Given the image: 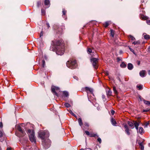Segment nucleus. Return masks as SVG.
<instances>
[{
  "label": "nucleus",
  "mask_w": 150,
  "mask_h": 150,
  "mask_svg": "<svg viewBox=\"0 0 150 150\" xmlns=\"http://www.w3.org/2000/svg\"><path fill=\"white\" fill-rule=\"evenodd\" d=\"M52 45L50 48L51 50L55 51L58 55H62L64 54V47L62 40H57L55 42L52 41Z\"/></svg>",
  "instance_id": "nucleus-1"
},
{
  "label": "nucleus",
  "mask_w": 150,
  "mask_h": 150,
  "mask_svg": "<svg viewBox=\"0 0 150 150\" xmlns=\"http://www.w3.org/2000/svg\"><path fill=\"white\" fill-rule=\"evenodd\" d=\"M38 135L42 141H43L48 139L49 134L48 131L45 130L39 132L38 133Z\"/></svg>",
  "instance_id": "nucleus-2"
},
{
  "label": "nucleus",
  "mask_w": 150,
  "mask_h": 150,
  "mask_svg": "<svg viewBox=\"0 0 150 150\" xmlns=\"http://www.w3.org/2000/svg\"><path fill=\"white\" fill-rule=\"evenodd\" d=\"M67 66L70 69H74L77 66V64L75 60H69L67 63Z\"/></svg>",
  "instance_id": "nucleus-3"
},
{
  "label": "nucleus",
  "mask_w": 150,
  "mask_h": 150,
  "mask_svg": "<svg viewBox=\"0 0 150 150\" xmlns=\"http://www.w3.org/2000/svg\"><path fill=\"white\" fill-rule=\"evenodd\" d=\"M42 144L43 147L45 149L49 148L51 145V141L49 139L42 141Z\"/></svg>",
  "instance_id": "nucleus-4"
},
{
  "label": "nucleus",
  "mask_w": 150,
  "mask_h": 150,
  "mask_svg": "<svg viewBox=\"0 0 150 150\" xmlns=\"http://www.w3.org/2000/svg\"><path fill=\"white\" fill-rule=\"evenodd\" d=\"M17 129L21 132L20 134L16 133V135L19 137H23L25 134V132L23 129H22L20 126L18 125L17 127Z\"/></svg>",
  "instance_id": "nucleus-5"
},
{
  "label": "nucleus",
  "mask_w": 150,
  "mask_h": 150,
  "mask_svg": "<svg viewBox=\"0 0 150 150\" xmlns=\"http://www.w3.org/2000/svg\"><path fill=\"white\" fill-rule=\"evenodd\" d=\"M91 62L92 63L93 66L94 68L97 69L98 67V59L96 58H93L91 59Z\"/></svg>",
  "instance_id": "nucleus-6"
},
{
  "label": "nucleus",
  "mask_w": 150,
  "mask_h": 150,
  "mask_svg": "<svg viewBox=\"0 0 150 150\" xmlns=\"http://www.w3.org/2000/svg\"><path fill=\"white\" fill-rule=\"evenodd\" d=\"M29 136L30 141L32 142H34L35 143L36 142V139L35 137V134L33 130L30 134H29Z\"/></svg>",
  "instance_id": "nucleus-7"
},
{
  "label": "nucleus",
  "mask_w": 150,
  "mask_h": 150,
  "mask_svg": "<svg viewBox=\"0 0 150 150\" xmlns=\"http://www.w3.org/2000/svg\"><path fill=\"white\" fill-rule=\"evenodd\" d=\"M124 127L125 129V133L127 134V135H130V133L129 132L130 130L128 126L127 125H125L124 126Z\"/></svg>",
  "instance_id": "nucleus-8"
},
{
  "label": "nucleus",
  "mask_w": 150,
  "mask_h": 150,
  "mask_svg": "<svg viewBox=\"0 0 150 150\" xmlns=\"http://www.w3.org/2000/svg\"><path fill=\"white\" fill-rule=\"evenodd\" d=\"M57 88V87H56L55 86H52L51 88L52 89V92L53 93H54V94H55L57 96H58V94L56 92L55 90L56 88Z\"/></svg>",
  "instance_id": "nucleus-9"
},
{
  "label": "nucleus",
  "mask_w": 150,
  "mask_h": 150,
  "mask_svg": "<svg viewBox=\"0 0 150 150\" xmlns=\"http://www.w3.org/2000/svg\"><path fill=\"white\" fill-rule=\"evenodd\" d=\"M146 71L145 70H142L139 72L140 76L142 77L146 76Z\"/></svg>",
  "instance_id": "nucleus-10"
},
{
  "label": "nucleus",
  "mask_w": 150,
  "mask_h": 150,
  "mask_svg": "<svg viewBox=\"0 0 150 150\" xmlns=\"http://www.w3.org/2000/svg\"><path fill=\"white\" fill-rule=\"evenodd\" d=\"M44 4L45 6H46L47 8H48L50 6V2L49 0H45Z\"/></svg>",
  "instance_id": "nucleus-11"
},
{
  "label": "nucleus",
  "mask_w": 150,
  "mask_h": 150,
  "mask_svg": "<svg viewBox=\"0 0 150 150\" xmlns=\"http://www.w3.org/2000/svg\"><path fill=\"white\" fill-rule=\"evenodd\" d=\"M111 122L112 125L114 126H116L117 122L113 118L111 119Z\"/></svg>",
  "instance_id": "nucleus-12"
},
{
  "label": "nucleus",
  "mask_w": 150,
  "mask_h": 150,
  "mask_svg": "<svg viewBox=\"0 0 150 150\" xmlns=\"http://www.w3.org/2000/svg\"><path fill=\"white\" fill-rule=\"evenodd\" d=\"M127 68L129 70H131L133 68V66L131 63H129L128 64Z\"/></svg>",
  "instance_id": "nucleus-13"
},
{
  "label": "nucleus",
  "mask_w": 150,
  "mask_h": 150,
  "mask_svg": "<svg viewBox=\"0 0 150 150\" xmlns=\"http://www.w3.org/2000/svg\"><path fill=\"white\" fill-rule=\"evenodd\" d=\"M127 124L130 127H132V129H133L134 128V127L133 126L134 124L131 121H128Z\"/></svg>",
  "instance_id": "nucleus-14"
},
{
  "label": "nucleus",
  "mask_w": 150,
  "mask_h": 150,
  "mask_svg": "<svg viewBox=\"0 0 150 150\" xmlns=\"http://www.w3.org/2000/svg\"><path fill=\"white\" fill-rule=\"evenodd\" d=\"M138 144L139 145L140 149L142 150L144 149V146L143 145V142H139Z\"/></svg>",
  "instance_id": "nucleus-15"
},
{
  "label": "nucleus",
  "mask_w": 150,
  "mask_h": 150,
  "mask_svg": "<svg viewBox=\"0 0 150 150\" xmlns=\"http://www.w3.org/2000/svg\"><path fill=\"white\" fill-rule=\"evenodd\" d=\"M139 132L140 134H142L144 132V130L143 128L142 127H140L139 128Z\"/></svg>",
  "instance_id": "nucleus-16"
},
{
  "label": "nucleus",
  "mask_w": 150,
  "mask_h": 150,
  "mask_svg": "<svg viewBox=\"0 0 150 150\" xmlns=\"http://www.w3.org/2000/svg\"><path fill=\"white\" fill-rule=\"evenodd\" d=\"M63 96L65 97H67L69 96V94L67 91H64L63 93Z\"/></svg>",
  "instance_id": "nucleus-17"
},
{
  "label": "nucleus",
  "mask_w": 150,
  "mask_h": 150,
  "mask_svg": "<svg viewBox=\"0 0 150 150\" xmlns=\"http://www.w3.org/2000/svg\"><path fill=\"white\" fill-rule=\"evenodd\" d=\"M78 121L79 123V125L81 127L83 125V122L81 119L80 118H79L78 120Z\"/></svg>",
  "instance_id": "nucleus-18"
},
{
  "label": "nucleus",
  "mask_w": 150,
  "mask_h": 150,
  "mask_svg": "<svg viewBox=\"0 0 150 150\" xmlns=\"http://www.w3.org/2000/svg\"><path fill=\"white\" fill-rule=\"evenodd\" d=\"M134 125L135 127V128L136 129L138 130V126L139 125V124L135 122V123H134Z\"/></svg>",
  "instance_id": "nucleus-19"
},
{
  "label": "nucleus",
  "mask_w": 150,
  "mask_h": 150,
  "mask_svg": "<svg viewBox=\"0 0 150 150\" xmlns=\"http://www.w3.org/2000/svg\"><path fill=\"white\" fill-rule=\"evenodd\" d=\"M89 136L90 137H95L96 136L97 137H98V136L96 134H94V133H90V134L89 135Z\"/></svg>",
  "instance_id": "nucleus-20"
},
{
  "label": "nucleus",
  "mask_w": 150,
  "mask_h": 150,
  "mask_svg": "<svg viewBox=\"0 0 150 150\" xmlns=\"http://www.w3.org/2000/svg\"><path fill=\"white\" fill-rule=\"evenodd\" d=\"M127 65L124 62H122L120 65V66L122 68H125L126 67Z\"/></svg>",
  "instance_id": "nucleus-21"
},
{
  "label": "nucleus",
  "mask_w": 150,
  "mask_h": 150,
  "mask_svg": "<svg viewBox=\"0 0 150 150\" xmlns=\"http://www.w3.org/2000/svg\"><path fill=\"white\" fill-rule=\"evenodd\" d=\"M86 91H89L91 93H93V90L92 89L88 87H86Z\"/></svg>",
  "instance_id": "nucleus-22"
},
{
  "label": "nucleus",
  "mask_w": 150,
  "mask_h": 150,
  "mask_svg": "<svg viewBox=\"0 0 150 150\" xmlns=\"http://www.w3.org/2000/svg\"><path fill=\"white\" fill-rule=\"evenodd\" d=\"M143 101L144 103L146 104V105H150V101L146 100H145L144 99L143 100Z\"/></svg>",
  "instance_id": "nucleus-23"
},
{
  "label": "nucleus",
  "mask_w": 150,
  "mask_h": 150,
  "mask_svg": "<svg viewBox=\"0 0 150 150\" xmlns=\"http://www.w3.org/2000/svg\"><path fill=\"white\" fill-rule=\"evenodd\" d=\"M107 95L108 96H110L112 94V91L111 90H109L107 92Z\"/></svg>",
  "instance_id": "nucleus-24"
},
{
  "label": "nucleus",
  "mask_w": 150,
  "mask_h": 150,
  "mask_svg": "<svg viewBox=\"0 0 150 150\" xmlns=\"http://www.w3.org/2000/svg\"><path fill=\"white\" fill-rule=\"evenodd\" d=\"M144 38L146 40H149L150 39V36L148 35H145L144 36Z\"/></svg>",
  "instance_id": "nucleus-25"
},
{
  "label": "nucleus",
  "mask_w": 150,
  "mask_h": 150,
  "mask_svg": "<svg viewBox=\"0 0 150 150\" xmlns=\"http://www.w3.org/2000/svg\"><path fill=\"white\" fill-rule=\"evenodd\" d=\"M4 135V133L3 131H0V137H1Z\"/></svg>",
  "instance_id": "nucleus-26"
},
{
  "label": "nucleus",
  "mask_w": 150,
  "mask_h": 150,
  "mask_svg": "<svg viewBox=\"0 0 150 150\" xmlns=\"http://www.w3.org/2000/svg\"><path fill=\"white\" fill-rule=\"evenodd\" d=\"M128 38H130L131 39V40H135V38L133 37V36H132L131 35H129L128 36Z\"/></svg>",
  "instance_id": "nucleus-27"
},
{
  "label": "nucleus",
  "mask_w": 150,
  "mask_h": 150,
  "mask_svg": "<svg viewBox=\"0 0 150 150\" xmlns=\"http://www.w3.org/2000/svg\"><path fill=\"white\" fill-rule=\"evenodd\" d=\"M64 105L66 107H67V108H69L71 107L70 105L68 103H65L64 104Z\"/></svg>",
  "instance_id": "nucleus-28"
},
{
  "label": "nucleus",
  "mask_w": 150,
  "mask_h": 150,
  "mask_svg": "<svg viewBox=\"0 0 150 150\" xmlns=\"http://www.w3.org/2000/svg\"><path fill=\"white\" fill-rule=\"evenodd\" d=\"M110 34L111 35V36L112 37H114V31L112 29L110 30Z\"/></svg>",
  "instance_id": "nucleus-29"
},
{
  "label": "nucleus",
  "mask_w": 150,
  "mask_h": 150,
  "mask_svg": "<svg viewBox=\"0 0 150 150\" xmlns=\"http://www.w3.org/2000/svg\"><path fill=\"white\" fill-rule=\"evenodd\" d=\"M56 30L57 32L58 31V32L57 33H62V30L60 29L59 27L57 29H56Z\"/></svg>",
  "instance_id": "nucleus-30"
},
{
  "label": "nucleus",
  "mask_w": 150,
  "mask_h": 150,
  "mask_svg": "<svg viewBox=\"0 0 150 150\" xmlns=\"http://www.w3.org/2000/svg\"><path fill=\"white\" fill-rule=\"evenodd\" d=\"M137 87L139 88V90H141L142 89V86L141 85H137Z\"/></svg>",
  "instance_id": "nucleus-31"
},
{
  "label": "nucleus",
  "mask_w": 150,
  "mask_h": 150,
  "mask_svg": "<svg viewBox=\"0 0 150 150\" xmlns=\"http://www.w3.org/2000/svg\"><path fill=\"white\" fill-rule=\"evenodd\" d=\"M140 41H135V42H133L132 43V44H134V45H136L137 44H140Z\"/></svg>",
  "instance_id": "nucleus-32"
},
{
  "label": "nucleus",
  "mask_w": 150,
  "mask_h": 150,
  "mask_svg": "<svg viewBox=\"0 0 150 150\" xmlns=\"http://www.w3.org/2000/svg\"><path fill=\"white\" fill-rule=\"evenodd\" d=\"M42 67L44 68L45 67V60H42Z\"/></svg>",
  "instance_id": "nucleus-33"
},
{
  "label": "nucleus",
  "mask_w": 150,
  "mask_h": 150,
  "mask_svg": "<svg viewBox=\"0 0 150 150\" xmlns=\"http://www.w3.org/2000/svg\"><path fill=\"white\" fill-rule=\"evenodd\" d=\"M62 13H63V16L65 15V14L66 13L67 11L65 10V9L64 8L62 9Z\"/></svg>",
  "instance_id": "nucleus-34"
},
{
  "label": "nucleus",
  "mask_w": 150,
  "mask_h": 150,
  "mask_svg": "<svg viewBox=\"0 0 150 150\" xmlns=\"http://www.w3.org/2000/svg\"><path fill=\"white\" fill-rule=\"evenodd\" d=\"M113 89L114 92L116 94L117 93V91L116 90V88L114 86L113 87Z\"/></svg>",
  "instance_id": "nucleus-35"
},
{
  "label": "nucleus",
  "mask_w": 150,
  "mask_h": 150,
  "mask_svg": "<svg viewBox=\"0 0 150 150\" xmlns=\"http://www.w3.org/2000/svg\"><path fill=\"white\" fill-rule=\"evenodd\" d=\"M150 110V109L147 108L145 110H143L142 112H147Z\"/></svg>",
  "instance_id": "nucleus-36"
},
{
  "label": "nucleus",
  "mask_w": 150,
  "mask_h": 150,
  "mask_svg": "<svg viewBox=\"0 0 150 150\" xmlns=\"http://www.w3.org/2000/svg\"><path fill=\"white\" fill-rule=\"evenodd\" d=\"M104 26L105 27H107L108 25V22H106L105 23V24H104Z\"/></svg>",
  "instance_id": "nucleus-37"
},
{
  "label": "nucleus",
  "mask_w": 150,
  "mask_h": 150,
  "mask_svg": "<svg viewBox=\"0 0 150 150\" xmlns=\"http://www.w3.org/2000/svg\"><path fill=\"white\" fill-rule=\"evenodd\" d=\"M69 112L71 113L73 116H75V117H76V116L73 113V112H72L71 110H70L69 111Z\"/></svg>",
  "instance_id": "nucleus-38"
},
{
  "label": "nucleus",
  "mask_w": 150,
  "mask_h": 150,
  "mask_svg": "<svg viewBox=\"0 0 150 150\" xmlns=\"http://www.w3.org/2000/svg\"><path fill=\"white\" fill-rule=\"evenodd\" d=\"M87 52L89 53H91L92 52V50L91 48H88V49Z\"/></svg>",
  "instance_id": "nucleus-39"
},
{
  "label": "nucleus",
  "mask_w": 150,
  "mask_h": 150,
  "mask_svg": "<svg viewBox=\"0 0 150 150\" xmlns=\"http://www.w3.org/2000/svg\"><path fill=\"white\" fill-rule=\"evenodd\" d=\"M97 141L99 142L100 144L101 142V139L100 138L98 137L97 139Z\"/></svg>",
  "instance_id": "nucleus-40"
},
{
  "label": "nucleus",
  "mask_w": 150,
  "mask_h": 150,
  "mask_svg": "<svg viewBox=\"0 0 150 150\" xmlns=\"http://www.w3.org/2000/svg\"><path fill=\"white\" fill-rule=\"evenodd\" d=\"M41 13L42 15H44L45 14V11L44 9H42Z\"/></svg>",
  "instance_id": "nucleus-41"
},
{
  "label": "nucleus",
  "mask_w": 150,
  "mask_h": 150,
  "mask_svg": "<svg viewBox=\"0 0 150 150\" xmlns=\"http://www.w3.org/2000/svg\"><path fill=\"white\" fill-rule=\"evenodd\" d=\"M80 150H92L91 148H86L85 149H81Z\"/></svg>",
  "instance_id": "nucleus-42"
},
{
  "label": "nucleus",
  "mask_w": 150,
  "mask_h": 150,
  "mask_svg": "<svg viewBox=\"0 0 150 150\" xmlns=\"http://www.w3.org/2000/svg\"><path fill=\"white\" fill-rule=\"evenodd\" d=\"M85 133L87 135L89 136L90 134V133L89 132L87 131H85Z\"/></svg>",
  "instance_id": "nucleus-43"
},
{
  "label": "nucleus",
  "mask_w": 150,
  "mask_h": 150,
  "mask_svg": "<svg viewBox=\"0 0 150 150\" xmlns=\"http://www.w3.org/2000/svg\"><path fill=\"white\" fill-rule=\"evenodd\" d=\"M43 33L42 31H41L40 34V38H41V39H42V38L41 37L42 36H43Z\"/></svg>",
  "instance_id": "nucleus-44"
},
{
  "label": "nucleus",
  "mask_w": 150,
  "mask_h": 150,
  "mask_svg": "<svg viewBox=\"0 0 150 150\" xmlns=\"http://www.w3.org/2000/svg\"><path fill=\"white\" fill-rule=\"evenodd\" d=\"M149 124V122H146L144 124V127H147V126Z\"/></svg>",
  "instance_id": "nucleus-45"
},
{
  "label": "nucleus",
  "mask_w": 150,
  "mask_h": 150,
  "mask_svg": "<svg viewBox=\"0 0 150 150\" xmlns=\"http://www.w3.org/2000/svg\"><path fill=\"white\" fill-rule=\"evenodd\" d=\"M32 132V131H31V130L30 129H28V133L29 134H30Z\"/></svg>",
  "instance_id": "nucleus-46"
},
{
  "label": "nucleus",
  "mask_w": 150,
  "mask_h": 150,
  "mask_svg": "<svg viewBox=\"0 0 150 150\" xmlns=\"http://www.w3.org/2000/svg\"><path fill=\"white\" fill-rule=\"evenodd\" d=\"M46 25L48 29L50 27V26L48 22L46 23Z\"/></svg>",
  "instance_id": "nucleus-47"
},
{
  "label": "nucleus",
  "mask_w": 150,
  "mask_h": 150,
  "mask_svg": "<svg viewBox=\"0 0 150 150\" xmlns=\"http://www.w3.org/2000/svg\"><path fill=\"white\" fill-rule=\"evenodd\" d=\"M111 113L112 115H114V113H115V111L114 110H112L111 111Z\"/></svg>",
  "instance_id": "nucleus-48"
},
{
  "label": "nucleus",
  "mask_w": 150,
  "mask_h": 150,
  "mask_svg": "<svg viewBox=\"0 0 150 150\" xmlns=\"http://www.w3.org/2000/svg\"><path fill=\"white\" fill-rule=\"evenodd\" d=\"M146 23L150 25V20H147Z\"/></svg>",
  "instance_id": "nucleus-49"
},
{
  "label": "nucleus",
  "mask_w": 150,
  "mask_h": 150,
  "mask_svg": "<svg viewBox=\"0 0 150 150\" xmlns=\"http://www.w3.org/2000/svg\"><path fill=\"white\" fill-rule=\"evenodd\" d=\"M74 79H76L77 80H78L79 79L76 76H75L73 77Z\"/></svg>",
  "instance_id": "nucleus-50"
},
{
  "label": "nucleus",
  "mask_w": 150,
  "mask_h": 150,
  "mask_svg": "<svg viewBox=\"0 0 150 150\" xmlns=\"http://www.w3.org/2000/svg\"><path fill=\"white\" fill-rule=\"evenodd\" d=\"M0 127L2 128L3 127V124L2 122H1L0 123Z\"/></svg>",
  "instance_id": "nucleus-51"
},
{
  "label": "nucleus",
  "mask_w": 150,
  "mask_h": 150,
  "mask_svg": "<svg viewBox=\"0 0 150 150\" xmlns=\"http://www.w3.org/2000/svg\"><path fill=\"white\" fill-rule=\"evenodd\" d=\"M84 125L87 126V127H88L89 126V125H88V124L87 123H86V122L84 123Z\"/></svg>",
  "instance_id": "nucleus-52"
},
{
  "label": "nucleus",
  "mask_w": 150,
  "mask_h": 150,
  "mask_svg": "<svg viewBox=\"0 0 150 150\" xmlns=\"http://www.w3.org/2000/svg\"><path fill=\"white\" fill-rule=\"evenodd\" d=\"M40 4V2H37V6L38 7H39V5Z\"/></svg>",
  "instance_id": "nucleus-53"
},
{
  "label": "nucleus",
  "mask_w": 150,
  "mask_h": 150,
  "mask_svg": "<svg viewBox=\"0 0 150 150\" xmlns=\"http://www.w3.org/2000/svg\"><path fill=\"white\" fill-rule=\"evenodd\" d=\"M102 98L103 99H104L105 98V96L104 95H102Z\"/></svg>",
  "instance_id": "nucleus-54"
},
{
  "label": "nucleus",
  "mask_w": 150,
  "mask_h": 150,
  "mask_svg": "<svg viewBox=\"0 0 150 150\" xmlns=\"http://www.w3.org/2000/svg\"><path fill=\"white\" fill-rule=\"evenodd\" d=\"M142 18L143 19H146V18L144 16H142Z\"/></svg>",
  "instance_id": "nucleus-55"
},
{
  "label": "nucleus",
  "mask_w": 150,
  "mask_h": 150,
  "mask_svg": "<svg viewBox=\"0 0 150 150\" xmlns=\"http://www.w3.org/2000/svg\"><path fill=\"white\" fill-rule=\"evenodd\" d=\"M6 150H11V148L10 147H8Z\"/></svg>",
  "instance_id": "nucleus-56"
},
{
  "label": "nucleus",
  "mask_w": 150,
  "mask_h": 150,
  "mask_svg": "<svg viewBox=\"0 0 150 150\" xmlns=\"http://www.w3.org/2000/svg\"><path fill=\"white\" fill-rule=\"evenodd\" d=\"M148 74L149 75H150V70L148 71Z\"/></svg>",
  "instance_id": "nucleus-57"
},
{
  "label": "nucleus",
  "mask_w": 150,
  "mask_h": 150,
  "mask_svg": "<svg viewBox=\"0 0 150 150\" xmlns=\"http://www.w3.org/2000/svg\"><path fill=\"white\" fill-rule=\"evenodd\" d=\"M137 64L138 65H139L140 64V62L139 61H137Z\"/></svg>",
  "instance_id": "nucleus-58"
},
{
  "label": "nucleus",
  "mask_w": 150,
  "mask_h": 150,
  "mask_svg": "<svg viewBox=\"0 0 150 150\" xmlns=\"http://www.w3.org/2000/svg\"><path fill=\"white\" fill-rule=\"evenodd\" d=\"M4 141V139H0V141L1 142H3Z\"/></svg>",
  "instance_id": "nucleus-59"
},
{
  "label": "nucleus",
  "mask_w": 150,
  "mask_h": 150,
  "mask_svg": "<svg viewBox=\"0 0 150 150\" xmlns=\"http://www.w3.org/2000/svg\"><path fill=\"white\" fill-rule=\"evenodd\" d=\"M117 59L118 61H119L120 60V59L119 58H117Z\"/></svg>",
  "instance_id": "nucleus-60"
},
{
  "label": "nucleus",
  "mask_w": 150,
  "mask_h": 150,
  "mask_svg": "<svg viewBox=\"0 0 150 150\" xmlns=\"http://www.w3.org/2000/svg\"><path fill=\"white\" fill-rule=\"evenodd\" d=\"M139 98L140 99V100L142 101L141 98V97L140 96H139Z\"/></svg>",
  "instance_id": "nucleus-61"
},
{
  "label": "nucleus",
  "mask_w": 150,
  "mask_h": 150,
  "mask_svg": "<svg viewBox=\"0 0 150 150\" xmlns=\"http://www.w3.org/2000/svg\"><path fill=\"white\" fill-rule=\"evenodd\" d=\"M122 51L121 50V51H120V53H122Z\"/></svg>",
  "instance_id": "nucleus-62"
},
{
  "label": "nucleus",
  "mask_w": 150,
  "mask_h": 150,
  "mask_svg": "<svg viewBox=\"0 0 150 150\" xmlns=\"http://www.w3.org/2000/svg\"><path fill=\"white\" fill-rule=\"evenodd\" d=\"M118 79L120 81H121V80L119 78H118Z\"/></svg>",
  "instance_id": "nucleus-63"
},
{
  "label": "nucleus",
  "mask_w": 150,
  "mask_h": 150,
  "mask_svg": "<svg viewBox=\"0 0 150 150\" xmlns=\"http://www.w3.org/2000/svg\"><path fill=\"white\" fill-rule=\"evenodd\" d=\"M58 89V87H57V88H56V90H57Z\"/></svg>",
  "instance_id": "nucleus-64"
}]
</instances>
